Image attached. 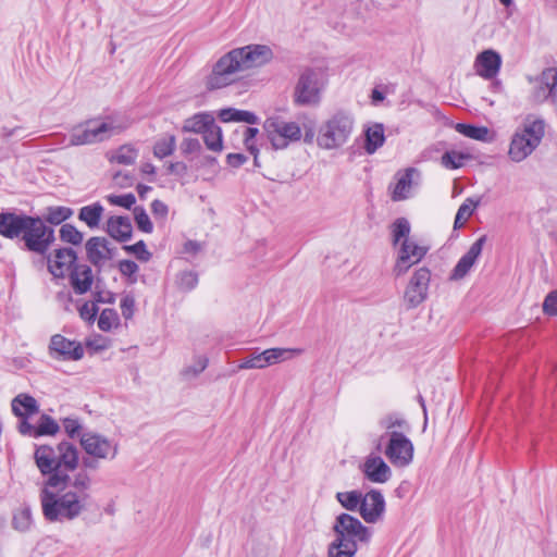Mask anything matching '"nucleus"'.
Returning <instances> with one entry per match:
<instances>
[{
  "label": "nucleus",
  "instance_id": "38",
  "mask_svg": "<svg viewBox=\"0 0 557 557\" xmlns=\"http://www.w3.org/2000/svg\"><path fill=\"white\" fill-rule=\"evenodd\" d=\"M362 493L359 491L338 492L336 499L347 510L355 511L360 510Z\"/></svg>",
  "mask_w": 557,
  "mask_h": 557
},
{
  "label": "nucleus",
  "instance_id": "49",
  "mask_svg": "<svg viewBox=\"0 0 557 557\" xmlns=\"http://www.w3.org/2000/svg\"><path fill=\"white\" fill-rule=\"evenodd\" d=\"M123 249L128 253H134L137 257V259L143 262H147L151 258V253L147 250L144 240H139L134 245L124 246Z\"/></svg>",
  "mask_w": 557,
  "mask_h": 557
},
{
  "label": "nucleus",
  "instance_id": "45",
  "mask_svg": "<svg viewBox=\"0 0 557 557\" xmlns=\"http://www.w3.org/2000/svg\"><path fill=\"white\" fill-rule=\"evenodd\" d=\"M119 324V314L114 309H104L98 319V327L103 332H109Z\"/></svg>",
  "mask_w": 557,
  "mask_h": 557
},
{
  "label": "nucleus",
  "instance_id": "47",
  "mask_svg": "<svg viewBox=\"0 0 557 557\" xmlns=\"http://www.w3.org/2000/svg\"><path fill=\"white\" fill-rule=\"evenodd\" d=\"M134 218L137 224V227L144 233H151L153 230V225L150 221L149 215L143 207L134 208Z\"/></svg>",
  "mask_w": 557,
  "mask_h": 557
},
{
  "label": "nucleus",
  "instance_id": "44",
  "mask_svg": "<svg viewBox=\"0 0 557 557\" xmlns=\"http://www.w3.org/2000/svg\"><path fill=\"white\" fill-rule=\"evenodd\" d=\"M410 224L407 219L398 218L392 225L393 245L397 246L400 240L409 238Z\"/></svg>",
  "mask_w": 557,
  "mask_h": 557
},
{
  "label": "nucleus",
  "instance_id": "26",
  "mask_svg": "<svg viewBox=\"0 0 557 557\" xmlns=\"http://www.w3.org/2000/svg\"><path fill=\"white\" fill-rule=\"evenodd\" d=\"M13 413L18 418H28L39 412L37 400L25 393L16 395L11 403Z\"/></svg>",
  "mask_w": 557,
  "mask_h": 557
},
{
  "label": "nucleus",
  "instance_id": "51",
  "mask_svg": "<svg viewBox=\"0 0 557 557\" xmlns=\"http://www.w3.org/2000/svg\"><path fill=\"white\" fill-rule=\"evenodd\" d=\"M264 360L262 358V352L251 355L245 359L242 360V362L238 364V369H264Z\"/></svg>",
  "mask_w": 557,
  "mask_h": 557
},
{
  "label": "nucleus",
  "instance_id": "53",
  "mask_svg": "<svg viewBox=\"0 0 557 557\" xmlns=\"http://www.w3.org/2000/svg\"><path fill=\"white\" fill-rule=\"evenodd\" d=\"M208 366V359L205 357H198L194 364L187 367L183 374L185 376H197L199 373H201Z\"/></svg>",
  "mask_w": 557,
  "mask_h": 557
},
{
  "label": "nucleus",
  "instance_id": "48",
  "mask_svg": "<svg viewBox=\"0 0 557 557\" xmlns=\"http://www.w3.org/2000/svg\"><path fill=\"white\" fill-rule=\"evenodd\" d=\"M14 529L26 531L32 523V515L28 508H23L14 513L12 520Z\"/></svg>",
  "mask_w": 557,
  "mask_h": 557
},
{
  "label": "nucleus",
  "instance_id": "27",
  "mask_svg": "<svg viewBox=\"0 0 557 557\" xmlns=\"http://www.w3.org/2000/svg\"><path fill=\"white\" fill-rule=\"evenodd\" d=\"M104 208L100 202L84 206L78 211V220L84 222L90 230L99 227Z\"/></svg>",
  "mask_w": 557,
  "mask_h": 557
},
{
  "label": "nucleus",
  "instance_id": "31",
  "mask_svg": "<svg viewBox=\"0 0 557 557\" xmlns=\"http://www.w3.org/2000/svg\"><path fill=\"white\" fill-rule=\"evenodd\" d=\"M380 426L386 431V435L391 437L392 432H407L410 430V425L407 420L400 413H388L383 417L380 422Z\"/></svg>",
  "mask_w": 557,
  "mask_h": 557
},
{
  "label": "nucleus",
  "instance_id": "39",
  "mask_svg": "<svg viewBox=\"0 0 557 557\" xmlns=\"http://www.w3.org/2000/svg\"><path fill=\"white\" fill-rule=\"evenodd\" d=\"M73 215V210L69 207L57 206V207H48L45 215V223H50L53 225H59L62 222L66 221Z\"/></svg>",
  "mask_w": 557,
  "mask_h": 557
},
{
  "label": "nucleus",
  "instance_id": "40",
  "mask_svg": "<svg viewBox=\"0 0 557 557\" xmlns=\"http://www.w3.org/2000/svg\"><path fill=\"white\" fill-rule=\"evenodd\" d=\"M94 140L91 138L90 129L87 122L75 126L70 134L71 146L91 145Z\"/></svg>",
  "mask_w": 557,
  "mask_h": 557
},
{
  "label": "nucleus",
  "instance_id": "18",
  "mask_svg": "<svg viewBox=\"0 0 557 557\" xmlns=\"http://www.w3.org/2000/svg\"><path fill=\"white\" fill-rule=\"evenodd\" d=\"M85 249L88 261L99 269L113 257V249L106 237H90L85 244Z\"/></svg>",
  "mask_w": 557,
  "mask_h": 557
},
{
  "label": "nucleus",
  "instance_id": "24",
  "mask_svg": "<svg viewBox=\"0 0 557 557\" xmlns=\"http://www.w3.org/2000/svg\"><path fill=\"white\" fill-rule=\"evenodd\" d=\"M106 232L115 240L125 243L132 238L133 226L128 216H110Z\"/></svg>",
  "mask_w": 557,
  "mask_h": 557
},
{
  "label": "nucleus",
  "instance_id": "6",
  "mask_svg": "<svg viewBox=\"0 0 557 557\" xmlns=\"http://www.w3.org/2000/svg\"><path fill=\"white\" fill-rule=\"evenodd\" d=\"M354 129V115L348 111L338 110L319 127L317 144L325 150L338 149L348 143Z\"/></svg>",
  "mask_w": 557,
  "mask_h": 557
},
{
  "label": "nucleus",
  "instance_id": "32",
  "mask_svg": "<svg viewBox=\"0 0 557 557\" xmlns=\"http://www.w3.org/2000/svg\"><path fill=\"white\" fill-rule=\"evenodd\" d=\"M219 117L223 122H245L251 125L258 122L255 113L234 108L222 109L219 112Z\"/></svg>",
  "mask_w": 557,
  "mask_h": 557
},
{
  "label": "nucleus",
  "instance_id": "13",
  "mask_svg": "<svg viewBox=\"0 0 557 557\" xmlns=\"http://www.w3.org/2000/svg\"><path fill=\"white\" fill-rule=\"evenodd\" d=\"M81 445L88 456L97 459L112 460L119 451L117 443L94 432L83 433L81 435Z\"/></svg>",
  "mask_w": 557,
  "mask_h": 557
},
{
  "label": "nucleus",
  "instance_id": "17",
  "mask_svg": "<svg viewBox=\"0 0 557 557\" xmlns=\"http://www.w3.org/2000/svg\"><path fill=\"white\" fill-rule=\"evenodd\" d=\"M76 259L72 248L57 249L53 255L47 256L48 270L54 277H64L76 265Z\"/></svg>",
  "mask_w": 557,
  "mask_h": 557
},
{
  "label": "nucleus",
  "instance_id": "21",
  "mask_svg": "<svg viewBox=\"0 0 557 557\" xmlns=\"http://www.w3.org/2000/svg\"><path fill=\"white\" fill-rule=\"evenodd\" d=\"M485 242L486 235H482L470 246L469 250L459 259L458 263L455 265L450 274V280H461L469 273L476 259L482 253Z\"/></svg>",
  "mask_w": 557,
  "mask_h": 557
},
{
  "label": "nucleus",
  "instance_id": "3",
  "mask_svg": "<svg viewBox=\"0 0 557 557\" xmlns=\"http://www.w3.org/2000/svg\"><path fill=\"white\" fill-rule=\"evenodd\" d=\"M274 58L267 45H247L223 54L213 65L206 79L209 90L224 88L239 78V74L270 63Z\"/></svg>",
  "mask_w": 557,
  "mask_h": 557
},
{
  "label": "nucleus",
  "instance_id": "10",
  "mask_svg": "<svg viewBox=\"0 0 557 557\" xmlns=\"http://www.w3.org/2000/svg\"><path fill=\"white\" fill-rule=\"evenodd\" d=\"M333 531L335 540L357 545L358 542L368 544L372 536V531L363 525L358 518L345 512L336 517Z\"/></svg>",
  "mask_w": 557,
  "mask_h": 557
},
{
  "label": "nucleus",
  "instance_id": "8",
  "mask_svg": "<svg viewBox=\"0 0 557 557\" xmlns=\"http://www.w3.org/2000/svg\"><path fill=\"white\" fill-rule=\"evenodd\" d=\"M263 129L274 149H285L293 141L301 138V128L298 123L285 121L276 115L264 121Z\"/></svg>",
  "mask_w": 557,
  "mask_h": 557
},
{
  "label": "nucleus",
  "instance_id": "28",
  "mask_svg": "<svg viewBox=\"0 0 557 557\" xmlns=\"http://www.w3.org/2000/svg\"><path fill=\"white\" fill-rule=\"evenodd\" d=\"M213 122L214 117L210 113H196L184 121L182 131L184 133L202 134Z\"/></svg>",
  "mask_w": 557,
  "mask_h": 557
},
{
  "label": "nucleus",
  "instance_id": "46",
  "mask_svg": "<svg viewBox=\"0 0 557 557\" xmlns=\"http://www.w3.org/2000/svg\"><path fill=\"white\" fill-rule=\"evenodd\" d=\"M466 156L457 151H446L442 156V165L449 170L459 169L463 165Z\"/></svg>",
  "mask_w": 557,
  "mask_h": 557
},
{
  "label": "nucleus",
  "instance_id": "34",
  "mask_svg": "<svg viewBox=\"0 0 557 557\" xmlns=\"http://www.w3.org/2000/svg\"><path fill=\"white\" fill-rule=\"evenodd\" d=\"M455 129L468 138L484 143L490 141V129L486 126L457 123Z\"/></svg>",
  "mask_w": 557,
  "mask_h": 557
},
{
  "label": "nucleus",
  "instance_id": "33",
  "mask_svg": "<svg viewBox=\"0 0 557 557\" xmlns=\"http://www.w3.org/2000/svg\"><path fill=\"white\" fill-rule=\"evenodd\" d=\"M203 141L207 148L214 152L223 149L222 129L216 125L215 121L202 133Z\"/></svg>",
  "mask_w": 557,
  "mask_h": 557
},
{
  "label": "nucleus",
  "instance_id": "50",
  "mask_svg": "<svg viewBox=\"0 0 557 557\" xmlns=\"http://www.w3.org/2000/svg\"><path fill=\"white\" fill-rule=\"evenodd\" d=\"M107 200L113 206L123 207L125 209H131L136 202V198L133 194L109 195L107 196Z\"/></svg>",
  "mask_w": 557,
  "mask_h": 557
},
{
  "label": "nucleus",
  "instance_id": "41",
  "mask_svg": "<svg viewBox=\"0 0 557 557\" xmlns=\"http://www.w3.org/2000/svg\"><path fill=\"white\" fill-rule=\"evenodd\" d=\"M176 147V138L174 135H166L160 138L153 146V154L158 159L171 156Z\"/></svg>",
  "mask_w": 557,
  "mask_h": 557
},
{
  "label": "nucleus",
  "instance_id": "60",
  "mask_svg": "<svg viewBox=\"0 0 557 557\" xmlns=\"http://www.w3.org/2000/svg\"><path fill=\"white\" fill-rule=\"evenodd\" d=\"M198 283V276L194 272H183L180 276V285L186 289H193Z\"/></svg>",
  "mask_w": 557,
  "mask_h": 557
},
{
  "label": "nucleus",
  "instance_id": "30",
  "mask_svg": "<svg viewBox=\"0 0 557 557\" xmlns=\"http://www.w3.org/2000/svg\"><path fill=\"white\" fill-rule=\"evenodd\" d=\"M364 135V149L369 154L374 153L385 141L384 126L380 123L368 127Z\"/></svg>",
  "mask_w": 557,
  "mask_h": 557
},
{
  "label": "nucleus",
  "instance_id": "64",
  "mask_svg": "<svg viewBox=\"0 0 557 557\" xmlns=\"http://www.w3.org/2000/svg\"><path fill=\"white\" fill-rule=\"evenodd\" d=\"M226 161L228 165L239 168L247 161V157L243 153H228Z\"/></svg>",
  "mask_w": 557,
  "mask_h": 557
},
{
  "label": "nucleus",
  "instance_id": "57",
  "mask_svg": "<svg viewBox=\"0 0 557 557\" xmlns=\"http://www.w3.org/2000/svg\"><path fill=\"white\" fill-rule=\"evenodd\" d=\"M183 154L197 153L201 150V144L197 138H185L181 144Z\"/></svg>",
  "mask_w": 557,
  "mask_h": 557
},
{
  "label": "nucleus",
  "instance_id": "20",
  "mask_svg": "<svg viewBox=\"0 0 557 557\" xmlns=\"http://www.w3.org/2000/svg\"><path fill=\"white\" fill-rule=\"evenodd\" d=\"M361 471L367 480L372 483H386L392 476L388 465L380 457L370 455L361 466Z\"/></svg>",
  "mask_w": 557,
  "mask_h": 557
},
{
  "label": "nucleus",
  "instance_id": "55",
  "mask_svg": "<svg viewBox=\"0 0 557 557\" xmlns=\"http://www.w3.org/2000/svg\"><path fill=\"white\" fill-rule=\"evenodd\" d=\"M543 311L548 315H557V289L545 297Z\"/></svg>",
  "mask_w": 557,
  "mask_h": 557
},
{
  "label": "nucleus",
  "instance_id": "29",
  "mask_svg": "<svg viewBox=\"0 0 557 557\" xmlns=\"http://www.w3.org/2000/svg\"><path fill=\"white\" fill-rule=\"evenodd\" d=\"M302 354L300 348H270L262 351L265 368Z\"/></svg>",
  "mask_w": 557,
  "mask_h": 557
},
{
  "label": "nucleus",
  "instance_id": "62",
  "mask_svg": "<svg viewBox=\"0 0 557 557\" xmlns=\"http://www.w3.org/2000/svg\"><path fill=\"white\" fill-rule=\"evenodd\" d=\"M18 431L23 435H28L30 437H35L36 425L30 424L27 421V418H21V421L18 423Z\"/></svg>",
  "mask_w": 557,
  "mask_h": 557
},
{
  "label": "nucleus",
  "instance_id": "35",
  "mask_svg": "<svg viewBox=\"0 0 557 557\" xmlns=\"http://www.w3.org/2000/svg\"><path fill=\"white\" fill-rule=\"evenodd\" d=\"M358 550L356 543H344L333 540L327 547V557H354Z\"/></svg>",
  "mask_w": 557,
  "mask_h": 557
},
{
  "label": "nucleus",
  "instance_id": "56",
  "mask_svg": "<svg viewBox=\"0 0 557 557\" xmlns=\"http://www.w3.org/2000/svg\"><path fill=\"white\" fill-rule=\"evenodd\" d=\"M63 428L71 438L81 435L79 432L82 430V425L77 419L65 418L63 420Z\"/></svg>",
  "mask_w": 557,
  "mask_h": 557
},
{
  "label": "nucleus",
  "instance_id": "59",
  "mask_svg": "<svg viewBox=\"0 0 557 557\" xmlns=\"http://www.w3.org/2000/svg\"><path fill=\"white\" fill-rule=\"evenodd\" d=\"M95 304H113L115 301V296L110 290L98 289L96 286V290L94 293Z\"/></svg>",
  "mask_w": 557,
  "mask_h": 557
},
{
  "label": "nucleus",
  "instance_id": "43",
  "mask_svg": "<svg viewBox=\"0 0 557 557\" xmlns=\"http://www.w3.org/2000/svg\"><path fill=\"white\" fill-rule=\"evenodd\" d=\"M60 239L64 243H69L72 245H81L84 239V235L81 231H78L73 224L65 223L61 226L60 231Z\"/></svg>",
  "mask_w": 557,
  "mask_h": 557
},
{
  "label": "nucleus",
  "instance_id": "52",
  "mask_svg": "<svg viewBox=\"0 0 557 557\" xmlns=\"http://www.w3.org/2000/svg\"><path fill=\"white\" fill-rule=\"evenodd\" d=\"M98 310V306L94 301H86L79 308V315L83 320L92 323L96 320Z\"/></svg>",
  "mask_w": 557,
  "mask_h": 557
},
{
  "label": "nucleus",
  "instance_id": "2",
  "mask_svg": "<svg viewBox=\"0 0 557 557\" xmlns=\"http://www.w3.org/2000/svg\"><path fill=\"white\" fill-rule=\"evenodd\" d=\"M34 460L47 476L40 492L41 508L48 521H71L87 509L91 479L86 471L70 472L78 466V449L70 442L36 446Z\"/></svg>",
  "mask_w": 557,
  "mask_h": 557
},
{
  "label": "nucleus",
  "instance_id": "36",
  "mask_svg": "<svg viewBox=\"0 0 557 557\" xmlns=\"http://www.w3.org/2000/svg\"><path fill=\"white\" fill-rule=\"evenodd\" d=\"M480 205V199L467 198L459 207L455 216L454 228L462 227L468 219L473 214L476 207Z\"/></svg>",
  "mask_w": 557,
  "mask_h": 557
},
{
  "label": "nucleus",
  "instance_id": "54",
  "mask_svg": "<svg viewBox=\"0 0 557 557\" xmlns=\"http://www.w3.org/2000/svg\"><path fill=\"white\" fill-rule=\"evenodd\" d=\"M121 311L124 319H132L135 311V298L131 295H126L121 300Z\"/></svg>",
  "mask_w": 557,
  "mask_h": 557
},
{
  "label": "nucleus",
  "instance_id": "5",
  "mask_svg": "<svg viewBox=\"0 0 557 557\" xmlns=\"http://www.w3.org/2000/svg\"><path fill=\"white\" fill-rule=\"evenodd\" d=\"M545 125L544 119L533 114L523 119L509 143L508 157L512 162L520 163L536 150L545 136Z\"/></svg>",
  "mask_w": 557,
  "mask_h": 557
},
{
  "label": "nucleus",
  "instance_id": "16",
  "mask_svg": "<svg viewBox=\"0 0 557 557\" xmlns=\"http://www.w3.org/2000/svg\"><path fill=\"white\" fill-rule=\"evenodd\" d=\"M94 144L101 143L110 137L120 134L129 126L127 119L109 116L104 121H87Z\"/></svg>",
  "mask_w": 557,
  "mask_h": 557
},
{
  "label": "nucleus",
  "instance_id": "9",
  "mask_svg": "<svg viewBox=\"0 0 557 557\" xmlns=\"http://www.w3.org/2000/svg\"><path fill=\"white\" fill-rule=\"evenodd\" d=\"M532 85L529 101L532 104H542L546 101L557 104V69L546 67L536 76H527Z\"/></svg>",
  "mask_w": 557,
  "mask_h": 557
},
{
  "label": "nucleus",
  "instance_id": "15",
  "mask_svg": "<svg viewBox=\"0 0 557 557\" xmlns=\"http://www.w3.org/2000/svg\"><path fill=\"white\" fill-rule=\"evenodd\" d=\"M48 350L49 356L55 360L77 361L84 357L82 344L71 341L61 334H55L51 337Z\"/></svg>",
  "mask_w": 557,
  "mask_h": 557
},
{
  "label": "nucleus",
  "instance_id": "11",
  "mask_svg": "<svg viewBox=\"0 0 557 557\" xmlns=\"http://www.w3.org/2000/svg\"><path fill=\"white\" fill-rule=\"evenodd\" d=\"M430 282L431 271L428 268L421 267L413 272L403 297L407 309H414L426 300Z\"/></svg>",
  "mask_w": 557,
  "mask_h": 557
},
{
  "label": "nucleus",
  "instance_id": "19",
  "mask_svg": "<svg viewBox=\"0 0 557 557\" xmlns=\"http://www.w3.org/2000/svg\"><path fill=\"white\" fill-rule=\"evenodd\" d=\"M385 510V500L381 492L372 490L362 496L360 515L368 523L377 522Z\"/></svg>",
  "mask_w": 557,
  "mask_h": 557
},
{
  "label": "nucleus",
  "instance_id": "1",
  "mask_svg": "<svg viewBox=\"0 0 557 557\" xmlns=\"http://www.w3.org/2000/svg\"><path fill=\"white\" fill-rule=\"evenodd\" d=\"M34 460L47 476L40 492L41 508L48 521H71L87 509L91 479L86 471L70 472L78 466V449L70 442L36 446Z\"/></svg>",
  "mask_w": 557,
  "mask_h": 557
},
{
  "label": "nucleus",
  "instance_id": "42",
  "mask_svg": "<svg viewBox=\"0 0 557 557\" xmlns=\"http://www.w3.org/2000/svg\"><path fill=\"white\" fill-rule=\"evenodd\" d=\"M60 430L59 424L48 414H42L36 425L35 438L44 435H55Z\"/></svg>",
  "mask_w": 557,
  "mask_h": 557
},
{
  "label": "nucleus",
  "instance_id": "12",
  "mask_svg": "<svg viewBox=\"0 0 557 557\" xmlns=\"http://www.w3.org/2000/svg\"><path fill=\"white\" fill-rule=\"evenodd\" d=\"M413 444L403 432H392L384 454L395 467H407L413 459Z\"/></svg>",
  "mask_w": 557,
  "mask_h": 557
},
{
  "label": "nucleus",
  "instance_id": "25",
  "mask_svg": "<svg viewBox=\"0 0 557 557\" xmlns=\"http://www.w3.org/2000/svg\"><path fill=\"white\" fill-rule=\"evenodd\" d=\"M71 284L78 295L87 293L94 281L91 268L87 264H76L70 273Z\"/></svg>",
  "mask_w": 557,
  "mask_h": 557
},
{
  "label": "nucleus",
  "instance_id": "14",
  "mask_svg": "<svg viewBox=\"0 0 557 557\" xmlns=\"http://www.w3.org/2000/svg\"><path fill=\"white\" fill-rule=\"evenodd\" d=\"M426 252V247L416 244L410 238L403 240L393 268L394 275L399 277L407 273L411 267L419 263L424 258Z\"/></svg>",
  "mask_w": 557,
  "mask_h": 557
},
{
  "label": "nucleus",
  "instance_id": "4",
  "mask_svg": "<svg viewBox=\"0 0 557 557\" xmlns=\"http://www.w3.org/2000/svg\"><path fill=\"white\" fill-rule=\"evenodd\" d=\"M0 235L18 239L23 249L39 256H46L55 240L54 230L44 219L13 211L0 212Z\"/></svg>",
  "mask_w": 557,
  "mask_h": 557
},
{
  "label": "nucleus",
  "instance_id": "61",
  "mask_svg": "<svg viewBox=\"0 0 557 557\" xmlns=\"http://www.w3.org/2000/svg\"><path fill=\"white\" fill-rule=\"evenodd\" d=\"M119 270L124 276H132L138 271V265L132 260H122L119 263Z\"/></svg>",
  "mask_w": 557,
  "mask_h": 557
},
{
  "label": "nucleus",
  "instance_id": "58",
  "mask_svg": "<svg viewBox=\"0 0 557 557\" xmlns=\"http://www.w3.org/2000/svg\"><path fill=\"white\" fill-rule=\"evenodd\" d=\"M258 133H259V129L256 127H247L245 131L244 143L250 153L259 152L258 148L255 146V143H253Z\"/></svg>",
  "mask_w": 557,
  "mask_h": 557
},
{
  "label": "nucleus",
  "instance_id": "37",
  "mask_svg": "<svg viewBox=\"0 0 557 557\" xmlns=\"http://www.w3.org/2000/svg\"><path fill=\"white\" fill-rule=\"evenodd\" d=\"M137 157L138 150L134 146L123 145L112 153L110 161L119 164L131 165L136 161Z\"/></svg>",
  "mask_w": 557,
  "mask_h": 557
},
{
  "label": "nucleus",
  "instance_id": "22",
  "mask_svg": "<svg viewBox=\"0 0 557 557\" xmlns=\"http://www.w3.org/2000/svg\"><path fill=\"white\" fill-rule=\"evenodd\" d=\"M397 177L392 194L394 201L405 200L409 197L411 187L419 184L420 172L416 168H408L404 172L397 173Z\"/></svg>",
  "mask_w": 557,
  "mask_h": 557
},
{
  "label": "nucleus",
  "instance_id": "23",
  "mask_svg": "<svg viewBox=\"0 0 557 557\" xmlns=\"http://www.w3.org/2000/svg\"><path fill=\"white\" fill-rule=\"evenodd\" d=\"M500 64L502 59L497 52L493 50H485L476 58V73L486 79H491L497 75Z\"/></svg>",
  "mask_w": 557,
  "mask_h": 557
},
{
  "label": "nucleus",
  "instance_id": "7",
  "mask_svg": "<svg viewBox=\"0 0 557 557\" xmlns=\"http://www.w3.org/2000/svg\"><path fill=\"white\" fill-rule=\"evenodd\" d=\"M324 86L325 81L320 70L306 69L296 84L294 101L299 106H315L321 100Z\"/></svg>",
  "mask_w": 557,
  "mask_h": 557
},
{
  "label": "nucleus",
  "instance_id": "63",
  "mask_svg": "<svg viewBox=\"0 0 557 557\" xmlns=\"http://www.w3.org/2000/svg\"><path fill=\"white\" fill-rule=\"evenodd\" d=\"M151 211L156 216L164 218L166 216L169 209L163 201L156 199L151 203Z\"/></svg>",
  "mask_w": 557,
  "mask_h": 557
}]
</instances>
